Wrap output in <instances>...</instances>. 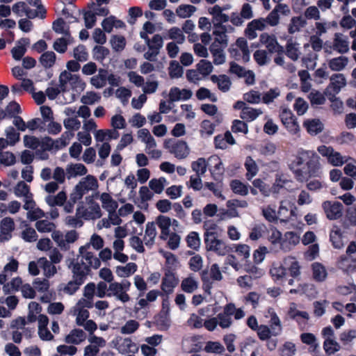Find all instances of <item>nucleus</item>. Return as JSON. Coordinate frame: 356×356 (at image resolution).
Here are the masks:
<instances>
[{"mask_svg": "<svg viewBox=\"0 0 356 356\" xmlns=\"http://www.w3.org/2000/svg\"><path fill=\"white\" fill-rule=\"evenodd\" d=\"M289 167L298 181L306 182L312 177L319 176V156L313 150L300 148L290 160Z\"/></svg>", "mask_w": 356, "mask_h": 356, "instance_id": "nucleus-1", "label": "nucleus"}, {"mask_svg": "<svg viewBox=\"0 0 356 356\" xmlns=\"http://www.w3.org/2000/svg\"><path fill=\"white\" fill-rule=\"evenodd\" d=\"M88 245H83L79 248L81 256L80 262L73 264L72 261L67 260L66 262L70 268H72L74 275L84 276L90 268L97 269L100 266L101 262L98 257L93 253L88 252Z\"/></svg>", "mask_w": 356, "mask_h": 356, "instance_id": "nucleus-2", "label": "nucleus"}, {"mask_svg": "<svg viewBox=\"0 0 356 356\" xmlns=\"http://www.w3.org/2000/svg\"><path fill=\"white\" fill-rule=\"evenodd\" d=\"M316 150L321 156L326 159L329 164L334 167H341L349 161L355 162V159L350 156H343L332 146L321 145L317 147Z\"/></svg>", "mask_w": 356, "mask_h": 356, "instance_id": "nucleus-3", "label": "nucleus"}, {"mask_svg": "<svg viewBox=\"0 0 356 356\" xmlns=\"http://www.w3.org/2000/svg\"><path fill=\"white\" fill-rule=\"evenodd\" d=\"M98 181L92 175H88L82 178L76 185L74 191L71 193V200L76 202L90 191H96L98 189Z\"/></svg>", "mask_w": 356, "mask_h": 356, "instance_id": "nucleus-4", "label": "nucleus"}, {"mask_svg": "<svg viewBox=\"0 0 356 356\" xmlns=\"http://www.w3.org/2000/svg\"><path fill=\"white\" fill-rule=\"evenodd\" d=\"M60 87L62 90H69L72 89L76 92L84 90L86 84L81 78L67 70L61 72L59 76Z\"/></svg>", "mask_w": 356, "mask_h": 356, "instance_id": "nucleus-5", "label": "nucleus"}, {"mask_svg": "<svg viewBox=\"0 0 356 356\" xmlns=\"http://www.w3.org/2000/svg\"><path fill=\"white\" fill-rule=\"evenodd\" d=\"M130 287L131 282L126 280H122L121 282H111L108 288L107 296L114 297L115 300L120 301L122 303H127L131 299L127 293Z\"/></svg>", "mask_w": 356, "mask_h": 356, "instance_id": "nucleus-6", "label": "nucleus"}, {"mask_svg": "<svg viewBox=\"0 0 356 356\" xmlns=\"http://www.w3.org/2000/svg\"><path fill=\"white\" fill-rule=\"evenodd\" d=\"M74 134L70 131H65L60 138L57 140H53L49 137H45L40 140V147L43 151L57 150L67 146L71 139L73 138Z\"/></svg>", "mask_w": 356, "mask_h": 356, "instance_id": "nucleus-7", "label": "nucleus"}, {"mask_svg": "<svg viewBox=\"0 0 356 356\" xmlns=\"http://www.w3.org/2000/svg\"><path fill=\"white\" fill-rule=\"evenodd\" d=\"M12 12L17 17H26L28 19H34L39 17L44 19L46 17V9L44 7H40L39 10L31 9L28 4L24 1H18L12 6Z\"/></svg>", "mask_w": 356, "mask_h": 356, "instance_id": "nucleus-8", "label": "nucleus"}, {"mask_svg": "<svg viewBox=\"0 0 356 356\" xmlns=\"http://www.w3.org/2000/svg\"><path fill=\"white\" fill-rule=\"evenodd\" d=\"M277 211L280 222H286L293 220L298 216L297 207L288 198L280 201Z\"/></svg>", "mask_w": 356, "mask_h": 356, "instance_id": "nucleus-9", "label": "nucleus"}, {"mask_svg": "<svg viewBox=\"0 0 356 356\" xmlns=\"http://www.w3.org/2000/svg\"><path fill=\"white\" fill-rule=\"evenodd\" d=\"M280 118L284 127L291 134H296L300 131V127L292 111L285 107L280 108Z\"/></svg>", "mask_w": 356, "mask_h": 356, "instance_id": "nucleus-10", "label": "nucleus"}, {"mask_svg": "<svg viewBox=\"0 0 356 356\" xmlns=\"http://www.w3.org/2000/svg\"><path fill=\"white\" fill-rule=\"evenodd\" d=\"M241 356H262L261 347L253 338H246L240 346Z\"/></svg>", "mask_w": 356, "mask_h": 356, "instance_id": "nucleus-11", "label": "nucleus"}, {"mask_svg": "<svg viewBox=\"0 0 356 356\" xmlns=\"http://www.w3.org/2000/svg\"><path fill=\"white\" fill-rule=\"evenodd\" d=\"M322 208L329 220H337L342 216L343 205L339 202L325 201L322 203Z\"/></svg>", "mask_w": 356, "mask_h": 356, "instance_id": "nucleus-12", "label": "nucleus"}, {"mask_svg": "<svg viewBox=\"0 0 356 356\" xmlns=\"http://www.w3.org/2000/svg\"><path fill=\"white\" fill-rule=\"evenodd\" d=\"M330 84L326 88L327 96L334 97L346 86V79L342 74H334L330 79Z\"/></svg>", "mask_w": 356, "mask_h": 356, "instance_id": "nucleus-13", "label": "nucleus"}, {"mask_svg": "<svg viewBox=\"0 0 356 356\" xmlns=\"http://www.w3.org/2000/svg\"><path fill=\"white\" fill-rule=\"evenodd\" d=\"M229 8V6L220 7L218 5H215L208 9L209 14L212 16L211 22L213 26H224L223 23L229 21V17L223 13L224 10Z\"/></svg>", "mask_w": 356, "mask_h": 356, "instance_id": "nucleus-14", "label": "nucleus"}, {"mask_svg": "<svg viewBox=\"0 0 356 356\" xmlns=\"http://www.w3.org/2000/svg\"><path fill=\"white\" fill-rule=\"evenodd\" d=\"M78 213L82 214L83 218L86 220L97 219L102 215V209L99 204L92 200L88 203V206L87 207L83 206L79 207Z\"/></svg>", "mask_w": 356, "mask_h": 356, "instance_id": "nucleus-15", "label": "nucleus"}, {"mask_svg": "<svg viewBox=\"0 0 356 356\" xmlns=\"http://www.w3.org/2000/svg\"><path fill=\"white\" fill-rule=\"evenodd\" d=\"M115 348L121 354L136 353L138 351V346L129 338H117L113 341Z\"/></svg>", "mask_w": 356, "mask_h": 356, "instance_id": "nucleus-16", "label": "nucleus"}, {"mask_svg": "<svg viewBox=\"0 0 356 356\" xmlns=\"http://www.w3.org/2000/svg\"><path fill=\"white\" fill-rule=\"evenodd\" d=\"M259 40L270 53L280 54L284 51L283 47L278 43L277 38L274 35L264 33L261 34Z\"/></svg>", "mask_w": 356, "mask_h": 356, "instance_id": "nucleus-17", "label": "nucleus"}, {"mask_svg": "<svg viewBox=\"0 0 356 356\" xmlns=\"http://www.w3.org/2000/svg\"><path fill=\"white\" fill-rule=\"evenodd\" d=\"M178 283L179 279L175 273L172 270H165L161 285L162 291L166 294H170Z\"/></svg>", "mask_w": 356, "mask_h": 356, "instance_id": "nucleus-18", "label": "nucleus"}, {"mask_svg": "<svg viewBox=\"0 0 356 356\" xmlns=\"http://www.w3.org/2000/svg\"><path fill=\"white\" fill-rule=\"evenodd\" d=\"M165 147L178 159L186 158L190 153L188 145L184 140L175 141L170 145H165Z\"/></svg>", "mask_w": 356, "mask_h": 356, "instance_id": "nucleus-19", "label": "nucleus"}, {"mask_svg": "<svg viewBox=\"0 0 356 356\" xmlns=\"http://www.w3.org/2000/svg\"><path fill=\"white\" fill-rule=\"evenodd\" d=\"M8 260V263L0 273V284H4L15 273L17 272L19 268V262L14 257H10Z\"/></svg>", "mask_w": 356, "mask_h": 356, "instance_id": "nucleus-20", "label": "nucleus"}, {"mask_svg": "<svg viewBox=\"0 0 356 356\" xmlns=\"http://www.w3.org/2000/svg\"><path fill=\"white\" fill-rule=\"evenodd\" d=\"M38 334L40 339L42 341H51L54 339V335L48 330L49 318L46 315L40 314L38 318Z\"/></svg>", "mask_w": 356, "mask_h": 356, "instance_id": "nucleus-21", "label": "nucleus"}, {"mask_svg": "<svg viewBox=\"0 0 356 356\" xmlns=\"http://www.w3.org/2000/svg\"><path fill=\"white\" fill-rule=\"evenodd\" d=\"M15 229V222L13 218L6 217L0 223V242H5L12 237V232Z\"/></svg>", "mask_w": 356, "mask_h": 356, "instance_id": "nucleus-22", "label": "nucleus"}, {"mask_svg": "<svg viewBox=\"0 0 356 356\" xmlns=\"http://www.w3.org/2000/svg\"><path fill=\"white\" fill-rule=\"evenodd\" d=\"M192 95L193 92L190 89H181L177 86L172 87L168 93L169 101L170 102L186 101L191 99Z\"/></svg>", "mask_w": 356, "mask_h": 356, "instance_id": "nucleus-23", "label": "nucleus"}, {"mask_svg": "<svg viewBox=\"0 0 356 356\" xmlns=\"http://www.w3.org/2000/svg\"><path fill=\"white\" fill-rule=\"evenodd\" d=\"M23 208L27 211L26 217L31 221H38L46 216V213L41 209L36 207L33 200L25 202Z\"/></svg>", "mask_w": 356, "mask_h": 356, "instance_id": "nucleus-24", "label": "nucleus"}, {"mask_svg": "<svg viewBox=\"0 0 356 356\" xmlns=\"http://www.w3.org/2000/svg\"><path fill=\"white\" fill-rule=\"evenodd\" d=\"M207 248L209 250L213 251L219 255H225L228 252L225 243L219 239L218 236L204 239Z\"/></svg>", "mask_w": 356, "mask_h": 356, "instance_id": "nucleus-25", "label": "nucleus"}, {"mask_svg": "<svg viewBox=\"0 0 356 356\" xmlns=\"http://www.w3.org/2000/svg\"><path fill=\"white\" fill-rule=\"evenodd\" d=\"M95 197L101 202L102 207L106 211H116L118 207V202L108 193H96Z\"/></svg>", "mask_w": 356, "mask_h": 356, "instance_id": "nucleus-26", "label": "nucleus"}, {"mask_svg": "<svg viewBox=\"0 0 356 356\" xmlns=\"http://www.w3.org/2000/svg\"><path fill=\"white\" fill-rule=\"evenodd\" d=\"M265 317L269 318V325L273 330L275 334L280 335L283 330L282 321L273 308H268L265 314Z\"/></svg>", "mask_w": 356, "mask_h": 356, "instance_id": "nucleus-27", "label": "nucleus"}, {"mask_svg": "<svg viewBox=\"0 0 356 356\" xmlns=\"http://www.w3.org/2000/svg\"><path fill=\"white\" fill-rule=\"evenodd\" d=\"M266 26V23L264 18L254 19L248 24L245 35L249 39L253 40L257 36L256 31H263Z\"/></svg>", "mask_w": 356, "mask_h": 356, "instance_id": "nucleus-28", "label": "nucleus"}, {"mask_svg": "<svg viewBox=\"0 0 356 356\" xmlns=\"http://www.w3.org/2000/svg\"><path fill=\"white\" fill-rule=\"evenodd\" d=\"M213 35L214 38L211 44L226 48L228 44V38L224 26H213Z\"/></svg>", "mask_w": 356, "mask_h": 356, "instance_id": "nucleus-29", "label": "nucleus"}, {"mask_svg": "<svg viewBox=\"0 0 356 356\" xmlns=\"http://www.w3.org/2000/svg\"><path fill=\"white\" fill-rule=\"evenodd\" d=\"M108 217L104 218L98 222L97 227L99 229L102 228H110L111 225H120L122 220L116 211H107Z\"/></svg>", "mask_w": 356, "mask_h": 356, "instance_id": "nucleus-30", "label": "nucleus"}, {"mask_svg": "<svg viewBox=\"0 0 356 356\" xmlns=\"http://www.w3.org/2000/svg\"><path fill=\"white\" fill-rule=\"evenodd\" d=\"M300 236L294 232H286L281 243V249L289 251L300 242Z\"/></svg>", "mask_w": 356, "mask_h": 356, "instance_id": "nucleus-31", "label": "nucleus"}, {"mask_svg": "<svg viewBox=\"0 0 356 356\" xmlns=\"http://www.w3.org/2000/svg\"><path fill=\"white\" fill-rule=\"evenodd\" d=\"M154 223L161 230L160 238L164 241L167 240L171 227L170 218L165 216H159Z\"/></svg>", "mask_w": 356, "mask_h": 356, "instance_id": "nucleus-32", "label": "nucleus"}, {"mask_svg": "<svg viewBox=\"0 0 356 356\" xmlns=\"http://www.w3.org/2000/svg\"><path fill=\"white\" fill-rule=\"evenodd\" d=\"M137 270V264L134 262H129L125 265L117 266L115 268V273L120 278H127L133 275Z\"/></svg>", "mask_w": 356, "mask_h": 356, "instance_id": "nucleus-33", "label": "nucleus"}, {"mask_svg": "<svg viewBox=\"0 0 356 356\" xmlns=\"http://www.w3.org/2000/svg\"><path fill=\"white\" fill-rule=\"evenodd\" d=\"M330 241L336 249H341L344 246V238L341 229L337 225H333L330 232Z\"/></svg>", "mask_w": 356, "mask_h": 356, "instance_id": "nucleus-34", "label": "nucleus"}, {"mask_svg": "<svg viewBox=\"0 0 356 356\" xmlns=\"http://www.w3.org/2000/svg\"><path fill=\"white\" fill-rule=\"evenodd\" d=\"M287 315L289 318L296 320L299 324L305 323L309 319L308 313L305 311H299L294 302L290 303Z\"/></svg>", "mask_w": 356, "mask_h": 356, "instance_id": "nucleus-35", "label": "nucleus"}, {"mask_svg": "<svg viewBox=\"0 0 356 356\" xmlns=\"http://www.w3.org/2000/svg\"><path fill=\"white\" fill-rule=\"evenodd\" d=\"M210 163L213 165L210 169L212 177L216 180L220 179L225 171L222 161L218 156H212L209 159Z\"/></svg>", "mask_w": 356, "mask_h": 356, "instance_id": "nucleus-36", "label": "nucleus"}, {"mask_svg": "<svg viewBox=\"0 0 356 356\" xmlns=\"http://www.w3.org/2000/svg\"><path fill=\"white\" fill-rule=\"evenodd\" d=\"M333 49L341 54L348 52L349 50V42L348 38L341 33H335L333 42Z\"/></svg>", "mask_w": 356, "mask_h": 356, "instance_id": "nucleus-37", "label": "nucleus"}, {"mask_svg": "<svg viewBox=\"0 0 356 356\" xmlns=\"http://www.w3.org/2000/svg\"><path fill=\"white\" fill-rule=\"evenodd\" d=\"M14 193L17 197H22L24 203L33 200L29 186L22 181L17 184L14 188Z\"/></svg>", "mask_w": 356, "mask_h": 356, "instance_id": "nucleus-38", "label": "nucleus"}, {"mask_svg": "<svg viewBox=\"0 0 356 356\" xmlns=\"http://www.w3.org/2000/svg\"><path fill=\"white\" fill-rule=\"evenodd\" d=\"M157 235L156 225L154 222H148L146 224L143 241L147 246L152 247L154 244Z\"/></svg>", "mask_w": 356, "mask_h": 356, "instance_id": "nucleus-39", "label": "nucleus"}, {"mask_svg": "<svg viewBox=\"0 0 356 356\" xmlns=\"http://www.w3.org/2000/svg\"><path fill=\"white\" fill-rule=\"evenodd\" d=\"M304 127L310 135H316L323 129V124L318 119H307L303 122Z\"/></svg>", "mask_w": 356, "mask_h": 356, "instance_id": "nucleus-40", "label": "nucleus"}, {"mask_svg": "<svg viewBox=\"0 0 356 356\" xmlns=\"http://www.w3.org/2000/svg\"><path fill=\"white\" fill-rule=\"evenodd\" d=\"M140 37L145 40L148 49L160 51V49L163 45V38L159 34L154 35L151 40L146 35V33H140Z\"/></svg>", "mask_w": 356, "mask_h": 356, "instance_id": "nucleus-41", "label": "nucleus"}, {"mask_svg": "<svg viewBox=\"0 0 356 356\" xmlns=\"http://www.w3.org/2000/svg\"><path fill=\"white\" fill-rule=\"evenodd\" d=\"M86 339V333L81 329L72 330L66 337L65 341L67 343L79 344Z\"/></svg>", "mask_w": 356, "mask_h": 356, "instance_id": "nucleus-42", "label": "nucleus"}, {"mask_svg": "<svg viewBox=\"0 0 356 356\" xmlns=\"http://www.w3.org/2000/svg\"><path fill=\"white\" fill-rule=\"evenodd\" d=\"M262 216L269 222H277L279 220L277 211L274 205L268 204L261 207Z\"/></svg>", "mask_w": 356, "mask_h": 356, "instance_id": "nucleus-43", "label": "nucleus"}, {"mask_svg": "<svg viewBox=\"0 0 356 356\" xmlns=\"http://www.w3.org/2000/svg\"><path fill=\"white\" fill-rule=\"evenodd\" d=\"M199 282L197 279L192 275L183 279L181 283V289L188 293H193L197 290Z\"/></svg>", "mask_w": 356, "mask_h": 356, "instance_id": "nucleus-44", "label": "nucleus"}, {"mask_svg": "<svg viewBox=\"0 0 356 356\" xmlns=\"http://www.w3.org/2000/svg\"><path fill=\"white\" fill-rule=\"evenodd\" d=\"M307 25L306 19L302 16L293 17L288 25V32L290 34L300 31Z\"/></svg>", "mask_w": 356, "mask_h": 356, "instance_id": "nucleus-45", "label": "nucleus"}, {"mask_svg": "<svg viewBox=\"0 0 356 356\" xmlns=\"http://www.w3.org/2000/svg\"><path fill=\"white\" fill-rule=\"evenodd\" d=\"M87 172V168L82 163L69 164L66 168V173L69 179L84 175Z\"/></svg>", "mask_w": 356, "mask_h": 356, "instance_id": "nucleus-46", "label": "nucleus"}, {"mask_svg": "<svg viewBox=\"0 0 356 356\" xmlns=\"http://www.w3.org/2000/svg\"><path fill=\"white\" fill-rule=\"evenodd\" d=\"M284 264L287 266L291 277H297L300 275V266L295 257H286L284 260Z\"/></svg>", "mask_w": 356, "mask_h": 356, "instance_id": "nucleus-47", "label": "nucleus"}, {"mask_svg": "<svg viewBox=\"0 0 356 356\" xmlns=\"http://www.w3.org/2000/svg\"><path fill=\"white\" fill-rule=\"evenodd\" d=\"M312 277L316 282L324 281L327 275L325 267L318 262H314L312 264Z\"/></svg>", "mask_w": 356, "mask_h": 356, "instance_id": "nucleus-48", "label": "nucleus"}, {"mask_svg": "<svg viewBox=\"0 0 356 356\" xmlns=\"http://www.w3.org/2000/svg\"><path fill=\"white\" fill-rule=\"evenodd\" d=\"M286 55L293 60H297L301 53L300 50V44L292 39L288 40L286 46Z\"/></svg>", "mask_w": 356, "mask_h": 356, "instance_id": "nucleus-49", "label": "nucleus"}, {"mask_svg": "<svg viewBox=\"0 0 356 356\" xmlns=\"http://www.w3.org/2000/svg\"><path fill=\"white\" fill-rule=\"evenodd\" d=\"M204 239L218 236L220 229L213 220L204 221Z\"/></svg>", "mask_w": 356, "mask_h": 356, "instance_id": "nucleus-50", "label": "nucleus"}, {"mask_svg": "<svg viewBox=\"0 0 356 356\" xmlns=\"http://www.w3.org/2000/svg\"><path fill=\"white\" fill-rule=\"evenodd\" d=\"M40 266L42 268L44 275L47 277H51L57 273V268L56 266L51 263L45 257H41L38 259Z\"/></svg>", "mask_w": 356, "mask_h": 356, "instance_id": "nucleus-51", "label": "nucleus"}, {"mask_svg": "<svg viewBox=\"0 0 356 356\" xmlns=\"http://www.w3.org/2000/svg\"><path fill=\"white\" fill-rule=\"evenodd\" d=\"M225 49L222 47L216 46V44H211L209 50L212 54L213 61L215 65H221L225 62Z\"/></svg>", "mask_w": 356, "mask_h": 356, "instance_id": "nucleus-52", "label": "nucleus"}, {"mask_svg": "<svg viewBox=\"0 0 356 356\" xmlns=\"http://www.w3.org/2000/svg\"><path fill=\"white\" fill-rule=\"evenodd\" d=\"M348 63V58L346 56H341L332 59H330L328 62L329 67L332 71H341L343 70Z\"/></svg>", "mask_w": 356, "mask_h": 356, "instance_id": "nucleus-53", "label": "nucleus"}, {"mask_svg": "<svg viewBox=\"0 0 356 356\" xmlns=\"http://www.w3.org/2000/svg\"><path fill=\"white\" fill-rule=\"evenodd\" d=\"M244 165L247 171L246 178L248 180H251L258 173V165L251 156H248L245 159Z\"/></svg>", "mask_w": 356, "mask_h": 356, "instance_id": "nucleus-54", "label": "nucleus"}, {"mask_svg": "<svg viewBox=\"0 0 356 356\" xmlns=\"http://www.w3.org/2000/svg\"><path fill=\"white\" fill-rule=\"evenodd\" d=\"M67 199L66 193L64 191L59 192L56 195H48L45 198V202L51 207L55 206H62Z\"/></svg>", "mask_w": 356, "mask_h": 356, "instance_id": "nucleus-55", "label": "nucleus"}, {"mask_svg": "<svg viewBox=\"0 0 356 356\" xmlns=\"http://www.w3.org/2000/svg\"><path fill=\"white\" fill-rule=\"evenodd\" d=\"M28 315L27 320L30 323L35 322L38 320V316L40 315L42 312V307L38 302L32 301L28 305Z\"/></svg>", "mask_w": 356, "mask_h": 356, "instance_id": "nucleus-56", "label": "nucleus"}, {"mask_svg": "<svg viewBox=\"0 0 356 356\" xmlns=\"http://www.w3.org/2000/svg\"><path fill=\"white\" fill-rule=\"evenodd\" d=\"M28 44V41L26 39H22L17 42L16 46H15L12 50L11 54L13 58L16 60H19L26 51V44Z\"/></svg>", "mask_w": 356, "mask_h": 356, "instance_id": "nucleus-57", "label": "nucleus"}, {"mask_svg": "<svg viewBox=\"0 0 356 356\" xmlns=\"http://www.w3.org/2000/svg\"><path fill=\"white\" fill-rule=\"evenodd\" d=\"M108 72L106 70L99 69L98 74L90 79L91 84L96 88H103L106 83Z\"/></svg>", "mask_w": 356, "mask_h": 356, "instance_id": "nucleus-58", "label": "nucleus"}, {"mask_svg": "<svg viewBox=\"0 0 356 356\" xmlns=\"http://www.w3.org/2000/svg\"><path fill=\"white\" fill-rule=\"evenodd\" d=\"M168 70L169 76L172 79H179L184 74V69L182 66H181L177 60H172L170 62Z\"/></svg>", "mask_w": 356, "mask_h": 356, "instance_id": "nucleus-59", "label": "nucleus"}, {"mask_svg": "<svg viewBox=\"0 0 356 356\" xmlns=\"http://www.w3.org/2000/svg\"><path fill=\"white\" fill-rule=\"evenodd\" d=\"M267 231V227L264 223L255 224L251 229L249 238L252 241H258Z\"/></svg>", "mask_w": 356, "mask_h": 356, "instance_id": "nucleus-60", "label": "nucleus"}, {"mask_svg": "<svg viewBox=\"0 0 356 356\" xmlns=\"http://www.w3.org/2000/svg\"><path fill=\"white\" fill-rule=\"evenodd\" d=\"M52 29L58 34H63L67 38L70 37L69 26L62 18L57 19L54 22Z\"/></svg>", "mask_w": 356, "mask_h": 356, "instance_id": "nucleus-61", "label": "nucleus"}, {"mask_svg": "<svg viewBox=\"0 0 356 356\" xmlns=\"http://www.w3.org/2000/svg\"><path fill=\"white\" fill-rule=\"evenodd\" d=\"M262 114L261 109L247 107L243 109L241 113V118L246 121H253Z\"/></svg>", "mask_w": 356, "mask_h": 356, "instance_id": "nucleus-62", "label": "nucleus"}, {"mask_svg": "<svg viewBox=\"0 0 356 356\" xmlns=\"http://www.w3.org/2000/svg\"><path fill=\"white\" fill-rule=\"evenodd\" d=\"M168 184L167 179L165 177H159L158 179H152L149 181V187L155 193H161L165 186Z\"/></svg>", "mask_w": 356, "mask_h": 356, "instance_id": "nucleus-63", "label": "nucleus"}, {"mask_svg": "<svg viewBox=\"0 0 356 356\" xmlns=\"http://www.w3.org/2000/svg\"><path fill=\"white\" fill-rule=\"evenodd\" d=\"M230 187L234 193L241 196L247 195L249 192L248 185L241 182L238 179L232 180L230 183Z\"/></svg>", "mask_w": 356, "mask_h": 356, "instance_id": "nucleus-64", "label": "nucleus"}]
</instances>
